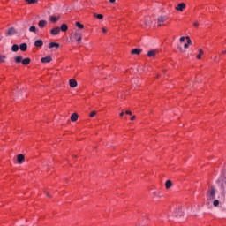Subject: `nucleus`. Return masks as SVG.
<instances>
[{"mask_svg": "<svg viewBox=\"0 0 226 226\" xmlns=\"http://www.w3.org/2000/svg\"><path fill=\"white\" fill-rule=\"evenodd\" d=\"M207 197L208 200H214L216 197V189H215V187L210 188L207 192Z\"/></svg>", "mask_w": 226, "mask_h": 226, "instance_id": "obj_1", "label": "nucleus"}, {"mask_svg": "<svg viewBox=\"0 0 226 226\" xmlns=\"http://www.w3.org/2000/svg\"><path fill=\"white\" fill-rule=\"evenodd\" d=\"M71 38H72L73 40H76L78 43H81L82 34L79 32H74L73 34H72Z\"/></svg>", "mask_w": 226, "mask_h": 226, "instance_id": "obj_2", "label": "nucleus"}, {"mask_svg": "<svg viewBox=\"0 0 226 226\" xmlns=\"http://www.w3.org/2000/svg\"><path fill=\"white\" fill-rule=\"evenodd\" d=\"M167 21V17L165 16H160L157 18V24L158 27H161V26H163V22Z\"/></svg>", "mask_w": 226, "mask_h": 226, "instance_id": "obj_3", "label": "nucleus"}, {"mask_svg": "<svg viewBox=\"0 0 226 226\" xmlns=\"http://www.w3.org/2000/svg\"><path fill=\"white\" fill-rule=\"evenodd\" d=\"M13 34H17V30H15V27L9 28L6 32V35L7 36H13Z\"/></svg>", "mask_w": 226, "mask_h": 226, "instance_id": "obj_4", "label": "nucleus"}, {"mask_svg": "<svg viewBox=\"0 0 226 226\" xmlns=\"http://www.w3.org/2000/svg\"><path fill=\"white\" fill-rule=\"evenodd\" d=\"M185 8H186V4L181 3V4H177V6L176 7V10L177 11H183V10H185Z\"/></svg>", "mask_w": 226, "mask_h": 226, "instance_id": "obj_5", "label": "nucleus"}, {"mask_svg": "<svg viewBox=\"0 0 226 226\" xmlns=\"http://www.w3.org/2000/svg\"><path fill=\"white\" fill-rule=\"evenodd\" d=\"M144 24L146 27H151V24H153V22L151 21V18L146 17L144 19Z\"/></svg>", "mask_w": 226, "mask_h": 226, "instance_id": "obj_6", "label": "nucleus"}, {"mask_svg": "<svg viewBox=\"0 0 226 226\" xmlns=\"http://www.w3.org/2000/svg\"><path fill=\"white\" fill-rule=\"evenodd\" d=\"M61 33V29H59V27H55L53 29H51L50 34L53 36H56V34H59Z\"/></svg>", "mask_w": 226, "mask_h": 226, "instance_id": "obj_7", "label": "nucleus"}, {"mask_svg": "<svg viewBox=\"0 0 226 226\" xmlns=\"http://www.w3.org/2000/svg\"><path fill=\"white\" fill-rule=\"evenodd\" d=\"M158 53V51L152 49L150 51L147 52V56L148 57H156V54Z\"/></svg>", "mask_w": 226, "mask_h": 226, "instance_id": "obj_8", "label": "nucleus"}, {"mask_svg": "<svg viewBox=\"0 0 226 226\" xmlns=\"http://www.w3.org/2000/svg\"><path fill=\"white\" fill-rule=\"evenodd\" d=\"M17 160H18V163L19 165H22V163H24V160H25V157H24V154H19L18 157H17Z\"/></svg>", "mask_w": 226, "mask_h": 226, "instance_id": "obj_9", "label": "nucleus"}, {"mask_svg": "<svg viewBox=\"0 0 226 226\" xmlns=\"http://www.w3.org/2000/svg\"><path fill=\"white\" fill-rule=\"evenodd\" d=\"M69 86H70V87H77V86H78L77 80H75L73 79H70Z\"/></svg>", "mask_w": 226, "mask_h": 226, "instance_id": "obj_10", "label": "nucleus"}, {"mask_svg": "<svg viewBox=\"0 0 226 226\" xmlns=\"http://www.w3.org/2000/svg\"><path fill=\"white\" fill-rule=\"evenodd\" d=\"M49 20L50 22H52L53 24H56V22L59 21V16H50L49 17Z\"/></svg>", "mask_w": 226, "mask_h": 226, "instance_id": "obj_11", "label": "nucleus"}, {"mask_svg": "<svg viewBox=\"0 0 226 226\" xmlns=\"http://www.w3.org/2000/svg\"><path fill=\"white\" fill-rule=\"evenodd\" d=\"M41 63H50V61H52V56H45V57H42L41 59Z\"/></svg>", "mask_w": 226, "mask_h": 226, "instance_id": "obj_12", "label": "nucleus"}, {"mask_svg": "<svg viewBox=\"0 0 226 226\" xmlns=\"http://www.w3.org/2000/svg\"><path fill=\"white\" fill-rule=\"evenodd\" d=\"M175 215H176V216H185V214L183 213V209L177 208V209L175 211Z\"/></svg>", "mask_w": 226, "mask_h": 226, "instance_id": "obj_13", "label": "nucleus"}, {"mask_svg": "<svg viewBox=\"0 0 226 226\" xmlns=\"http://www.w3.org/2000/svg\"><path fill=\"white\" fill-rule=\"evenodd\" d=\"M38 26L40 27V29H43V27H45V26H47V21L46 20H40L38 23Z\"/></svg>", "mask_w": 226, "mask_h": 226, "instance_id": "obj_14", "label": "nucleus"}, {"mask_svg": "<svg viewBox=\"0 0 226 226\" xmlns=\"http://www.w3.org/2000/svg\"><path fill=\"white\" fill-rule=\"evenodd\" d=\"M19 49L21 50V52H26V50H27V44L26 43L20 44Z\"/></svg>", "mask_w": 226, "mask_h": 226, "instance_id": "obj_15", "label": "nucleus"}, {"mask_svg": "<svg viewBox=\"0 0 226 226\" xmlns=\"http://www.w3.org/2000/svg\"><path fill=\"white\" fill-rule=\"evenodd\" d=\"M54 47H56V49H59V43L56 42H50L49 44V49H54Z\"/></svg>", "mask_w": 226, "mask_h": 226, "instance_id": "obj_16", "label": "nucleus"}, {"mask_svg": "<svg viewBox=\"0 0 226 226\" xmlns=\"http://www.w3.org/2000/svg\"><path fill=\"white\" fill-rule=\"evenodd\" d=\"M140 52H142V49H134L131 51V54H133V55H136V56H139L140 54Z\"/></svg>", "mask_w": 226, "mask_h": 226, "instance_id": "obj_17", "label": "nucleus"}, {"mask_svg": "<svg viewBox=\"0 0 226 226\" xmlns=\"http://www.w3.org/2000/svg\"><path fill=\"white\" fill-rule=\"evenodd\" d=\"M77 119H79V115L77 113H73L71 116V121H72V123H75V121H77Z\"/></svg>", "mask_w": 226, "mask_h": 226, "instance_id": "obj_18", "label": "nucleus"}, {"mask_svg": "<svg viewBox=\"0 0 226 226\" xmlns=\"http://www.w3.org/2000/svg\"><path fill=\"white\" fill-rule=\"evenodd\" d=\"M60 30L63 31V33H66V31H68V25L62 24L60 26Z\"/></svg>", "mask_w": 226, "mask_h": 226, "instance_id": "obj_19", "label": "nucleus"}, {"mask_svg": "<svg viewBox=\"0 0 226 226\" xmlns=\"http://www.w3.org/2000/svg\"><path fill=\"white\" fill-rule=\"evenodd\" d=\"M34 46L35 47H43V41H41V40L35 41Z\"/></svg>", "mask_w": 226, "mask_h": 226, "instance_id": "obj_20", "label": "nucleus"}, {"mask_svg": "<svg viewBox=\"0 0 226 226\" xmlns=\"http://www.w3.org/2000/svg\"><path fill=\"white\" fill-rule=\"evenodd\" d=\"M22 64H24L25 66H27V64H29L31 63V58H25L22 60Z\"/></svg>", "mask_w": 226, "mask_h": 226, "instance_id": "obj_21", "label": "nucleus"}, {"mask_svg": "<svg viewBox=\"0 0 226 226\" xmlns=\"http://www.w3.org/2000/svg\"><path fill=\"white\" fill-rule=\"evenodd\" d=\"M29 32L30 33H38V28H36V26H30V28H29Z\"/></svg>", "mask_w": 226, "mask_h": 226, "instance_id": "obj_22", "label": "nucleus"}, {"mask_svg": "<svg viewBox=\"0 0 226 226\" xmlns=\"http://www.w3.org/2000/svg\"><path fill=\"white\" fill-rule=\"evenodd\" d=\"M165 186H166L167 190H169V188H170L172 186V181L167 180L165 183Z\"/></svg>", "mask_w": 226, "mask_h": 226, "instance_id": "obj_23", "label": "nucleus"}, {"mask_svg": "<svg viewBox=\"0 0 226 226\" xmlns=\"http://www.w3.org/2000/svg\"><path fill=\"white\" fill-rule=\"evenodd\" d=\"M12 52H19V45L13 44L11 47Z\"/></svg>", "mask_w": 226, "mask_h": 226, "instance_id": "obj_24", "label": "nucleus"}, {"mask_svg": "<svg viewBox=\"0 0 226 226\" xmlns=\"http://www.w3.org/2000/svg\"><path fill=\"white\" fill-rule=\"evenodd\" d=\"M204 55V50L199 49V54L197 55V59H200L202 56Z\"/></svg>", "mask_w": 226, "mask_h": 226, "instance_id": "obj_25", "label": "nucleus"}, {"mask_svg": "<svg viewBox=\"0 0 226 226\" xmlns=\"http://www.w3.org/2000/svg\"><path fill=\"white\" fill-rule=\"evenodd\" d=\"M27 4H36L38 3V0H25Z\"/></svg>", "mask_w": 226, "mask_h": 226, "instance_id": "obj_26", "label": "nucleus"}, {"mask_svg": "<svg viewBox=\"0 0 226 226\" xmlns=\"http://www.w3.org/2000/svg\"><path fill=\"white\" fill-rule=\"evenodd\" d=\"M94 17H95V19H99V20H102V19H103V15L102 14L94 13Z\"/></svg>", "mask_w": 226, "mask_h": 226, "instance_id": "obj_27", "label": "nucleus"}, {"mask_svg": "<svg viewBox=\"0 0 226 226\" xmlns=\"http://www.w3.org/2000/svg\"><path fill=\"white\" fill-rule=\"evenodd\" d=\"M22 60H23L22 56H16L15 57V63H22Z\"/></svg>", "mask_w": 226, "mask_h": 226, "instance_id": "obj_28", "label": "nucleus"}, {"mask_svg": "<svg viewBox=\"0 0 226 226\" xmlns=\"http://www.w3.org/2000/svg\"><path fill=\"white\" fill-rule=\"evenodd\" d=\"M213 206H214L215 207H218V206H220V201H219L218 200H214Z\"/></svg>", "mask_w": 226, "mask_h": 226, "instance_id": "obj_29", "label": "nucleus"}, {"mask_svg": "<svg viewBox=\"0 0 226 226\" xmlns=\"http://www.w3.org/2000/svg\"><path fill=\"white\" fill-rule=\"evenodd\" d=\"M76 26H78L79 29H84V25H82L80 22H76Z\"/></svg>", "mask_w": 226, "mask_h": 226, "instance_id": "obj_30", "label": "nucleus"}, {"mask_svg": "<svg viewBox=\"0 0 226 226\" xmlns=\"http://www.w3.org/2000/svg\"><path fill=\"white\" fill-rule=\"evenodd\" d=\"M6 59V56H0V63H4V60Z\"/></svg>", "mask_w": 226, "mask_h": 226, "instance_id": "obj_31", "label": "nucleus"}, {"mask_svg": "<svg viewBox=\"0 0 226 226\" xmlns=\"http://www.w3.org/2000/svg\"><path fill=\"white\" fill-rule=\"evenodd\" d=\"M89 116L94 117V116H96V111H92Z\"/></svg>", "mask_w": 226, "mask_h": 226, "instance_id": "obj_32", "label": "nucleus"}, {"mask_svg": "<svg viewBox=\"0 0 226 226\" xmlns=\"http://www.w3.org/2000/svg\"><path fill=\"white\" fill-rule=\"evenodd\" d=\"M125 114H128L129 116H132V111L131 110H126Z\"/></svg>", "mask_w": 226, "mask_h": 226, "instance_id": "obj_33", "label": "nucleus"}, {"mask_svg": "<svg viewBox=\"0 0 226 226\" xmlns=\"http://www.w3.org/2000/svg\"><path fill=\"white\" fill-rule=\"evenodd\" d=\"M193 26H194V27H198L199 22H194Z\"/></svg>", "mask_w": 226, "mask_h": 226, "instance_id": "obj_34", "label": "nucleus"}, {"mask_svg": "<svg viewBox=\"0 0 226 226\" xmlns=\"http://www.w3.org/2000/svg\"><path fill=\"white\" fill-rule=\"evenodd\" d=\"M183 41H185V37L180 38V43H183Z\"/></svg>", "mask_w": 226, "mask_h": 226, "instance_id": "obj_35", "label": "nucleus"}, {"mask_svg": "<svg viewBox=\"0 0 226 226\" xmlns=\"http://www.w3.org/2000/svg\"><path fill=\"white\" fill-rule=\"evenodd\" d=\"M188 47H189V44H188V43H185V44L184 45V49H188Z\"/></svg>", "mask_w": 226, "mask_h": 226, "instance_id": "obj_36", "label": "nucleus"}, {"mask_svg": "<svg viewBox=\"0 0 226 226\" xmlns=\"http://www.w3.org/2000/svg\"><path fill=\"white\" fill-rule=\"evenodd\" d=\"M123 116H124V111H122V112L120 113V117H123Z\"/></svg>", "mask_w": 226, "mask_h": 226, "instance_id": "obj_37", "label": "nucleus"}, {"mask_svg": "<svg viewBox=\"0 0 226 226\" xmlns=\"http://www.w3.org/2000/svg\"><path fill=\"white\" fill-rule=\"evenodd\" d=\"M153 195H154V197H156V195H158V192H153Z\"/></svg>", "mask_w": 226, "mask_h": 226, "instance_id": "obj_38", "label": "nucleus"}, {"mask_svg": "<svg viewBox=\"0 0 226 226\" xmlns=\"http://www.w3.org/2000/svg\"><path fill=\"white\" fill-rule=\"evenodd\" d=\"M135 116H132V117H131V121H133V120H135Z\"/></svg>", "mask_w": 226, "mask_h": 226, "instance_id": "obj_39", "label": "nucleus"}, {"mask_svg": "<svg viewBox=\"0 0 226 226\" xmlns=\"http://www.w3.org/2000/svg\"><path fill=\"white\" fill-rule=\"evenodd\" d=\"M102 33H107V28H102Z\"/></svg>", "mask_w": 226, "mask_h": 226, "instance_id": "obj_40", "label": "nucleus"}, {"mask_svg": "<svg viewBox=\"0 0 226 226\" xmlns=\"http://www.w3.org/2000/svg\"><path fill=\"white\" fill-rule=\"evenodd\" d=\"M187 44L188 45H192V40L191 41H187Z\"/></svg>", "mask_w": 226, "mask_h": 226, "instance_id": "obj_41", "label": "nucleus"}, {"mask_svg": "<svg viewBox=\"0 0 226 226\" xmlns=\"http://www.w3.org/2000/svg\"><path fill=\"white\" fill-rule=\"evenodd\" d=\"M185 39L187 40V41H191L190 37H188V36H186Z\"/></svg>", "mask_w": 226, "mask_h": 226, "instance_id": "obj_42", "label": "nucleus"}, {"mask_svg": "<svg viewBox=\"0 0 226 226\" xmlns=\"http://www.w3.org/2000/svg\"><path fill=\"white\" fill-rule=\"evenodd\" d=\"M109 3H116V0H109Z\"/></svg>", "mask_w": 226, "mask_h": 226, "instance_id": "obj_43", "label": "nucleus"}, {"mask_svg": "<svg viewBox=\"0 0 226 226\" xmlns=\"http://www.w3.org/2000/svg\"><path fill=\"white\" fill-rule=\"evenodd\" d=\"M47 197H50V193L47 192Z\"/></svg>", "mask_w": 226, "mask_h": 226, "instance_id": "obj_44", "label": "nucleus"}, {"mask_svg": "<svg viewBox=\"0 0 226 226\" xmlns=\"http://www.w3.org/2000/svg\"><path fill=\"white\" fill-rule=\"evenodd\" d=\"M136 226H140V224H137Z\"/></svg>", "mask_w": 226, "mask_h": 226, "instance_id": "obj_45", "label": "nucleus"}]
</instances>
